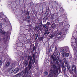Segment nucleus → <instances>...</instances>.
Listing matches in <instances>:
<instances>
[{
  "label": "nucleus",
  "instance_id": "f257e3e1",
  "mask_svg": "<svg viewBox=\"0 0 77 77\" xmlns=\"http://www.w3.org/2000/svg\"><path fill=\"white\" fill-rule=\"evenodd\" d=\"M52 59L50 61L51 66L53 68V70H51L50 72L54 75V77H57V73L58 72V69L56 67V64L54 63V61H56L57 64L59 63V58L55 57L54 55H53L51 56Z\"/></svg>",
  "mask_w": 77,
  "mask_h": 77
},
{
  "label": "nucleus",
  "instance_id": "f03ea898",
  "mask_svg": "<svg viewBox=\"0 0 77 77\" xmlns=\"http://www.w3.org/2000/svg\"><path fill=\"white\" fill-rule=\"evenodd\" d=\"M35 55L33 54L32 55L33 59L32 60V56H29L28 57V60H30L29 62L28 66L30 69L32 67V64H34V63L35 62Z\"/></svg>",
  "mask_w": 77,
  "mask_h": 77
},
{
  "label": "nucleus",
  "instance_id": "7ed1b4c3",
  "mask_svg": "<svg viewBox=\"0 0 77 77\" xmlns=\"http://www.w3.org/2000/svg\"><path fill=\"white\" fill-rule=\"evenodd\" d=\"M20 75L21 77H26L27 76V74H28L26 72H25L24 71H23L20 73Z\"/></svg>",
  "mask_w": 77,
  "mask_h": 77
},
{
  "label": "nucleus",
  "instance_id": "20e7f679",
  "mask_svg": "<svg viewBox=\"0 0 77 77\" xmlns=\"http://www.w3.org/2000/svg\"><path fill=\"white\" fill-rule=\"evenodd\" d=\"M72 71L74 72L75 74H77V69L75 65H72Z\"/></svg>",
  "mask_w": 77,
  "mask_h": 77
},
{
  "label": "nucleus",
  "instance_id": "39448f33",
  "mask_svg": "<svg viewBox=\"0 0 77 77\" xmlns=\"http://www.w3.org/2000/svg\"><path fill=\"white\" fill-rule=\"evenodd\" d=\"M54 33L57 36H58V35H60L62 34V32L59 31L57 30V31L54 32Z\"/></svg>",
  "mask_w": 77,
  "mask_h": 77
},
{
  "label": "nucleus",
  "instance_id": "423d86ee",
  "mask_svg": "<svg viewBox=\"0 0 77 77\" xmlns=\"http://www.w3.org/2000/svg\"><path fill=\"white\" fill-rule=\"evenodd\" d=\"M19 71H20V69L18 68L16 69H13V72L14 74H16V73H17Z\"/></svg>",
  "mask_w": 77,
  "mask_h": 77
},
{
  "label": "nucleus",
  "instance_id": "0eeeda50",
  "mask_svg": "<svg viewBox=\"0 0 77 77\" xmlns=\"http://www.w3.org/2000/svg\"><path fill=\"white\" fill-rule=\"evenodd\" d=\"M8 72H10V73H12L14 72V69L13 68H9L8 70Z\"/></svg>",
  "mask_w": 77,
  "mask_h": 77
},
{
  "label": "nucleus",
  "instance_id": "6e6552de",
  "mask_svg": "<svg viewBox=\"0 0 77 77\" xmlns=\"http://www.w3.org/2000/svg\"><path fill=\"white\" fill-rule=\"evenodd\" d=\"M24 63H25L24 66H26L28 65V62L27 61H25L24 62Z\"/></svg>",
  "mask_w": 77,
  "mask_h": 77
},
{
  "label": "nucleus",
  "instance_id": "1a4fd4ad",
  "mask_svg": "<svg viewBox=\"0 0 77 77\" xmlns=\"http://www.w3.org/2000/svg\"><path fill=\"white\" fill-rule=\"evenodd\" d=\"M64 48L65 49V51H68L69 50V48L68 47H65Z\"/></svg>",
  "mask_w": 77,
  "mask_h": 77
},
{
  "label": "nucleus",
  "instance_id": "9d476101",
  "mask_svg": "<svg viewBox=\"0 0 77 77\" xmlns=\"http://www.w3.org/2000/svg\"><path fill=\"white\" fill-rule=\"evenodd\" d=\"M71 45L72 46V47H73V48H74H74H73L74 50H75V47H74V45H73V43L72 42V41H71Z\"/></svg>",
  "mask_w": 77,
  "mask_h": 77
},
{
  "label": "nucleus",
  "instance_id": "9b49d317",
  "mask_svg": "<svg viewBox=\"0 0 77 77\" xmlns=\"http://www.w3.org/2000/svg\"><path fill=\"white\" fill-rule=\"evenodd\" d=\"M3 24V22H2L0 23V29H2V25Z\"/></svg>",
  "mask_w": 77,
  "mask_h": 77
},
{
  "label": "nucleus",
  "instance_id": "f8f14e48",
  "mask_svg": "<svg viewBox=\"0 0 77 77\" xmlns=\"http://www.w3.org/2000/svg\"><path fill=\"white\" fill-rule=\"evenodd\" d=\"M48 75V72H44V75L45 76H47Z\"/></svg>",
  "mask_w": 77,
  "mask_h": 77
},
{
  "label": "nucleus",
  "instance_id": "ddd939ff",
  "mask_svg": "<svg viewBox=\"0 0 77 77\" xmlns=\"http://www.w3.org/2000/svg\"><path fill=\"white\" fill-rule=\"evenodd\" d=\"M21 76V74L20 73H18L16 75V77H20Z\"/></svg>",
  "mask_w": 77,
  "mask_h": 77
},
{
  "label": "nucleus",
  "instance_id": "4468645a",
  "mask_svg": "<svg viewBox=\"0 0 77 77\" xmlns=\"http://www.w3.org/2000/svg\"><path fill=\"white\" fill-rule=\"evenodd\" d=\"M9 65H10V63H9V62H8L6 64V66L8 67L9 66Z\"/></svg>",
  "mask_w": 77,
  "mask_h": 77
},
{
  "label": "nucleus",
  "instance_id": "2eb2a0df",
  "mask_svg": "<svg viewBox=\"0 0 77 77\" xmlns=\"http://www.w3.org/2000/svg\"><path fill=\"white\" fill-rule=\"evenodd\" d=\"M48 77H54V75H53V74H51V73H50Z\"/></svg>",
  "mask_w": 77,
  "mask_h": 77
},
{
  "label": "nucleus",
  "instance_id": "dca6fc26",
  "mask_svg": "<svg viewBox=\"0 0 77 77\" xmlns=\"http://www.w3.org/2000/svg\"><path fill=\"white\" fill-rule=\"evenodd\" d=\"M6 33V32L5 31H2V35H5Z\"/></svg>",
  "mask_w": 77,
  "mask_h": 77
},
{
  "label": "nucleus",
  "instance_id": "f3484780",
  "mask_svg": "<svg viewBox=\"0 0 77 77\" xmlns=\"http://www.w3.org/2000/svg\"><path fill=\"white\" fill-rule=\"evenodd\" d=\"M71 68V66L69 65V64H67V69L68 70H69Z\"/></svg>",
  "mask_w": 77,
  "mask_h": 77
},
{
  "label": "nucleus",
  "instance_id": "a211bd4d",
  "mask_svg": "<svg viewBox=\"0 0 77 77\" xmlns=\"http://www.w3.org/2000/svg\"><path fill=\"white\" fill-rule=\"evenodd\" d=\"M56 36V35L54 34H53L51 35L50 36V37L51 38H53L54 36Z\"/></svg>",
  "mask_w": 77,
  "mask_h": 77
},
{
  "label": "nucleus",
  "instance_id": "6ab92c4d",
  "mask_svg": "<svg viewBox=\"0 0 77 77\" xmlns=\"http://www.w3.org/2000/svg\"><path fill=\"white\" fill-rule=\"evenodd\" d=\"M65 54V57H68V56H69V53H66V54Z\"/></svg>",
  "mask_w": 77,
  "mask_h": 77
},
{
  "label": "nucleus",
  "instance_id": "aec40b11",
  "mask_svg": "<svg viewBox=\"0 0 77 77\" xmlns=\"http://www.w3.org/2000/svg\"><path fill=\"white\" fill-rule=\"evenodd\" d=\"M35 39H37V38H38V34H35Z\"/></svg>",
  "mask_w": 77,
  "mask_h": 77
},
{
  "label": "nucleus",
  "instance_id": "412c9836",
  "mask_svg": "<svg viewBox=\"0 0 77 77\" xmlns=\"http://www.w3.org/2000/svg\"><path fill=\"white\" fill-rule=\"evenodd\" d=\"M65 51L64 49H62L61 50V51L62 53H64Z\"/></svg>",
  "mask_w": 77,
  "mask_h": 77
},
{
  "label": "nucleus",
  "instance_id": "4be33fe9",
  "mask_svg": "<svg viewBox=\"0 0 77 77\" xmlns=\"http://www.w3.org/2000/svg\"><path fill=\"white\" fill-rule=\"evenodd\" d=\"M6 40H7V36H6L5 37L3 38L4 41H6Z\"/></svg>",
  "mask_w": 77,
  "mask_h": 77
},
{
  "label": "nucleus",
  "instance_id": "5701e85b",
  "mask_svg": "<svg viewBox=\"0 0 77 77\" xmlns=\"http://www.w3.org/2000/svg\"><path fill=\"white\" fill-rule=\"evenodd\" d=\"M65 54L64 53H63L62 55V58L64 57V56H65Z\"/></svg>",
  "mask_w": 77,
  "mask_h": 77
},
{
  "label": "nucleus",
  "instance_id": "b1692460",
  "mask_svg": "<svg viewBox=\"0 0 77 77\" xmlns=\"http://www.w3.org/2000/svg\"><path fill=\"white\" fill-rule=\"evenodd\" d=\"M42 25V23H40L38 25V26L39 27H41Z\"/></svg>",
  "mask_w": 77,
  "mask_h": 77
},
{
  "label": "nucleus",
  "instance_id": "393cba45",
  "mask_svg": "<svg viewBox=\"0 0 77 77\" xmlns=\"http://www.w3.org/2000/svg\"><path fill=\"white\" fill-rule=\"evenodd\" d=\"M39 29V26H36L35 29V30H37V29Z\"/></svg>",
  "mask_w": 77,
  "mask_h": 77
},
{
  "label": "nucleus",
  "instance_id": "a878e982",
  "mask_svg": "<svg viewBox=\"0 0 77 77\" xmlns=\"http://www.w3.org/2000/svg\"><path fill=\"white\" fill-rule=\"evenodd\" d=\"M43 27L44 28V29H46V25H43Z\"/></svg>",
  "mask_w": 77,
  "mask_h": 77
},
{
  "label": "nucleus",
  "instance_id": "bb28decb",
  "mask_svg": "<svg viewBox=\"0 0 77 77\" xmlns=\"http://www.w3.org/2000/svg\"><path fill=\"white\" fill-rule=\"evenodd\" d=\"M2 65V61L1 60H0V66H1Z\"/></svg>",
  "mask_w": 77,
  "mask_h": 77
},
{
  "label": "nucleus",
  "instance_id": "cd10ccee",
  "mask_svg": "<svg viewBox=\"0 0 77 77\" xmlns=\"http://www.w3.org/2000/svg\"><path fill=\"white\" fill-rule=\"evenodd\" d=\"M51 27L52 28H54V24H53L51 26Z\"/></svg>",
  "mask_w": 77,
  "mask_h": 77
},
{
  "label": "nucleus",
  "instance_id": "c85d7f7f",
  "mask_svg": "<svg viewBox=\"0 0 77 77\" xmlns=\"http://www.w3.org/2000/svg\"><path fill=\"white\" fill-rule=\"evenodd\" d=\"M48 30V28H46L45 30V32H47Z\"/></svg>",
  "mask_w": 77,
  "mask_h": 77
},
{
  "label": "nucleus",
  "instance_id": "c756f323",
  "mask_svg": "<svg viewBox=\"0 0 77 77\" xmlns=\"http://www.w3.org/2000/svg\"><path fill=\"white\" fill-rule=\"evenodd\" d=\"M47 25H48V26L50 25V23L49 22H47L46 24Z\"/></svg>",
  "mask_w": 77,
  "mask_h": 77
},
{
  "label": "nucleus",
  "instance_id": "7c9ffc66",
  "mask_svg": "<svg viewBox=\"0 0 77 77\" xmlns=\"http://www.w3.org/2000/svg\"><path fill=\"white\" fill-rule=\"evenodd\" d=\"M60 38V37H56L55 38V39H58L59 38Z\"/></svg>",
  "mask_w": 77,
  "mask_h": 77
},
{
  "label": "nucleus",
  "instance_id": "2f4dec72",
  "mask_svg": "<svg viewBox=\"0 0 77 77\" xmlns=\"http://www.w3.org/2000/svg\"><path fill=\"white\" fill-rule=\"evenodd\" d=\"M13 11H14V12H15V11H16V8H14L13 9Z\"/></svg>",
  "mask_w": 77,
  "mask_h": 77
},
{
  "label": "nucleus",
  "instance_id": "473e14b6",
  "mask_svg": "<svg viewBox=\"0 0 77 77\" xmlns=\"http://www.w3.org/2000/svg\"><path fill=\"white\" fill-rule=\"evenodd\" d=\"M60 11H63V8H61L60 9Z\"/></svg>",
  "mask_w": 77,
  "mask_h": 77
},
{
  "label": "nucleus",
  "instance_id": "72a5a7b5",
  "mask_svg": "<svg viewBox=\"0 0 77 77\" xmlns=\"http://www.w3.org/2000/svg\"><path fill=\"white\" fill-rule=\"evenodd\" d=\"M43 37H42L40 38V40H42L43 39Z\"/></svg>",
  "mask_w": 77,
  "mask_h": 77
},
{
  "label": "nucleus",
  "instance_id": "f704fd0d",
  "mask_svg": "<svg viewBox=\"0 0 77 77\" xmlns=\"http://www.w3.org/2000/svg\"><path fill=\"white\" fill-rule=\"evenodd\" d=\"M27 18H28V19H29L30 18V17L29 16H27Z\"/></svg>",
  "mask_w": 77,
  "mask_h": 77
},
{
  "label": "nucleus",
  "instance_id": "c9c22d12",
  "mask_svg": "<svg viewBox=\"0 0 77 77\" xmlns=\"http://www.w3.org/2000/svg\"><path fill=\"white\" fill-rule=\"evenodd\" d=\"M28 75H27V74L26 75V77H28ZM28 77H31V75H29Z\"/></svg>",
  "mask_w": 77,
  "mask_h": 77
},
{
  "label": "nucleus",
  "instance_id": "e433bc0d",
  "mask_svg": "<svg viewBox=\"0 0 77 77\" xmlns=\"http://www.w3.org/2000/svg\"><path fill=\"white\" fill-rule=\"evenodd\" d=\"M51 19H52V20H53V16L51 15Z\"/></svg>",
  "mask_w": 77,
  "mask_h": 77
},
{
  "label": "nucleus",
  "instance_id": "4c0bfd02",
  "mask_svg": "<svg viewBox=\"0 0 77 77\" xmlns=\"http://www.w3.org/2000/svg\"><path fill=\"white\" fill-rule=\"evenodd\" d=\"M57 50V48H56V47H55V51H56Z\"/></svg>",
  "mask_w": 77,
  "mask_h": 77
},
{
  "label": "nucleus",
  "instance_id": "58836bf2",
  "mask_svg": "<svg viewBox=\"0 0 77 77\" xmlns=\"http://www.w3.org/2000/svg\"><path fill=\"white\" fill-rule=\"evenodd\" d=\"M47 34V32H45L44 33V35H45Z\"/></svg>",
  "mask_w": 77,
  "mask_h": 77
},
{
  "label": "nucleus",
  "instance_id": "ea45409f",
  "mask_svg": "<svg viewBox=\"0 0 77 77\" xmlns=\"http://www.w3.org/2000/svg\"><path fill=\"white\" fill-rule=\"evenodd\" d=\"M2 29H0V33H2Z\"/></svg>",
  "mask_w": 77,
  "mask_h": 77
},
{
  "label": "nucleus",
  "instance_id": "a19ab883",
  "mask_svg": "<svg viewBox=\"0 0 77 77\" xmlns=\"http://www.w3.org/2000/svg\"><path fill=\"white\" fill-rule=\"evenodd\" d=\"M26 15H28V16L29 15V13L27 12L26 13Z\"/></svg>",
  "mask_w": 77,
  "mask_h": 77
},
{
  "label": "nucleus",
  "instance_id": "79ce46f5",
  "mask_svg": "<svg viewBox=\"0 0 77 77\" xmlns=\"http://www.w3.org/2000/svg\"><path fill=\"white\" fill-rule=\"evenodd\" d=\"M67 63H68L67 62H65V65H66V64H67Z\"/></svg>",
  "mask_w": 77,
  "mask_h": 77
},
{
  "label": "nucleus",
  "instance_id": "37998d69",
  "mask_svg": "<svg viewBox=\"0 0 77 77\" xmlns=\"http://www.w3.org/2000/svg\"><path fill=\"white\" fill-rule=\"evenodd\" d=\"M39 30H40V31H42V29L41 28H39Z\"/></svg>",
  "mask_w": 77,
  "mask_h": 77
},
{
  "label": "nucleus",
  "instance_id": "c03bdc74",
  "mask_svg": "<svg viewBox=\"0 0 77 77\" xmlns=\"http://www.w3.org/2000/svg\"><path fill=\"white\" fill-rule=\"evenodd\" d=\"M50 34V32H47V35H48L49 34Z\"/></svg>",
  "mask_w": 77,
  "mask_h": 77
},
{
  "label": "nucleus",
  "instance_id": "a18cd8bd",
  "mask_svg": "<svg viewBox=\"0 0 77 77\" xmlns=\"http://www.w3.org/2000/svg\"><path fill=\"white\" fill-rule=\"evenodd\" d=\"M56 54H57V55H58V52H57H57H56Z\"/></svg>",
  "mask_w": 77,
  "mask_h": 77
},
{
  "label": "nucleus",
  "instance_id": "49530a36",
  "mask_svg": "<svg viewBox=\"0 0 77 77\" xmlns=\"http://www.w3.org/2000/svg\"><path fill=\"white\" fill-rule=\"evenodd\" d=\"M23 37H25L26 35H25V34H23Z\"/></svg>",
  "mask_w": 77,
  "mask_h": 77
},
{
  "label": "nucleus",
  "instance_id": "de8ad7c7",
  "mask_svg": "<svg viewBox=\"0 0 77 77\" xmlns=\"http://www.w3.org/2000/svg\"><path fill=\"white\" fill-rule=\"evenodd\" d=\"M3 47H4V48H5V49L6 48V47H4V46H3Z\"/></svg>",
  "mask_w": 77,
  "mask_h": 77
},
{
  "label": "nucleus",
  "instance_id": "09e8293b",
  "mask_svg": "<svg viewBox=\"0 0 77 77\" xmlns=\"http://www.w3.org/2000/svg\"><path fill=\"white\" fill-rule=\"evenodd\" d=\"M1 44V40H0V44Z\"/></svg>",
  "mask_w": 77,
  "mask_h": 77
},
{
  "label": "nucleus",
  "instance_id": "8fccbe9b",
  "mask_svg": "<svg viewBox=\"0 0 77 77\" xmlns=\"http://www.w3.org/2000/svg\"><path fill=\"white\" fill-rule=\"evenodd\" d=\"M25 69H27V67Z\"/></svg>",
  "mask_w": 77,
  "mask_h": 77
},
{
  "label": "nucleus",
  "instance_id": "3c124183",
  "mask_svg": "<svg viewBox=\"0 0 77 77\" xmlns=\"http://www.w3.org/2000/svg\"><path fill=\"white\" fill-rule=\"evenodd\" d=\"M73 77H77L74 76Z\"/></svg>",
  "mask_w": 77,
  "mask_h": 77
},
{
  "label": "nucleus",
  "instance_id": "603ef678",
  "mask_svg": "<svg viewBox=\"0 0 77 77\" xmlns=\"http://www.w3.org/2000/svg\"><path fill=\"white\" fill-rule=\"evenodd\" d=\"M59 68H60V67H59V68H58L59 70Z\"/></svg>",
  "mask_w": 77,
  "mask_h": 77
},
{
  "label": "nucleus",
  "instance_id": "864d4df0",
  "mask_svg": "<svg viewBox=\"0 0 77 77\" xmlns=\"http://www.w3.org/2000/svg\"><path fill=\"white\" fill-rule=\"evenodd\" d=\"M46 18L47 19V18L46 17H45V18Z\"/></svg>",
  "mask_w": 77,
  "mask_h": 77
},
{
  "label": "nucleus",
  "instance_id": "5fc2aeb1",
  "mask_svg": "<svg viewBox=\"0 0 77 77\" xmlns=\"http://www.w3.org/2000/svg\"><path fill=\"white\" fill-rule=\"evenodd\" d=\"M24 72H26V71H24Z\"/></svg>",
  "mask_w": 77,
  "mask_h": 77
},
{
  "label": "nucleus",
  "instance_id": "6e6d98bb",
  "mask_svg": "<svg viewBox=\"0 0 77 77\" xmlns=\"http://www.w3.org/2000/svg\"><path fill=\"white\" fill-rule=\"evenodd\" d=\"M0 18H1V17H0Z\"/></svg>",
  "mask_w": 77,
  "mask_h": 77
},
{
  "label": "nucleus",
  "instance_id": "4d7b16f0",
  "mask_svg": "<svg viewBox=\"0 0 77 77\" xmlns=\"http://www.w3.org/2000/svg\"><path fill=\"white\" fill-rule=\"evenodd\" d=\"M5 56H6V55H5Z\"/></svg>",
  "mask_w": 77,
  "mask_h": 77
}]
</instances>
